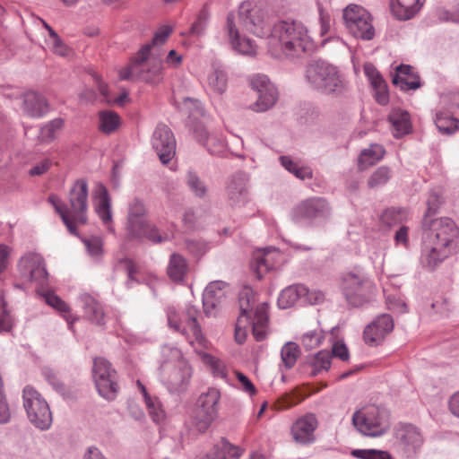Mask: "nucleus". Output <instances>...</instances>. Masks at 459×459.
I'll use <instances>...</instances> for the list:
<instances>
[{
	"label": "nucleus",
	"instance_id": "1",
	"mask_svg": "<svg viewBox=\"0 0 459 459\" xmlns=\"http://www.w3.org/2000/svg\"><path fill=\"white\" fill-rule=\"evenodd\" d=\"M421 229V264L429 270L459 251V229L452 219L423 217Z\"/></svg>",
	"mask_w": 459,
	"mask_h": 459
},
{
	"label": "nucleus",
	"instance_id": "2",
	"mask_svg": "<svg viewBox=\"0 0 459 459\" xmlns=\"http://www.w3.org/2000/svg\"><path fill=\"white\" fill-rule=\"evenodd\" d=\"M268 38L271 48H279L288 58H299L314 47L307 27L295 20L274 24Z\"/></svg>",
	"mask_w": 459,
	"mask_h": 459
},
{
	"label": "nucleus",
	"instance_id": "3",
	"mask_svg": "<svg viewBox=\"0 0 459 459\" xmlns=\"http://www.w3.org/2000/svg\"><path fill=\"white\" fill-rule=\"evenodd\" d=\"M306 79L314 89L327 94H340L346 88L339 69L324 60H314L307 64Z\"/></svg>",
	"mask_w": 459,
	"mask_h": 459
},
{
	"label": "nucleus",
	"instance_id": "4",
	"mask_svg": "<svg viewBox=\"0 0 459 459\" xmlns=\"http://www.w3.org/2000/svg\"><path fill=\"white\" fill-rule=\"evenodd\" d=\"M146 207L143 201L134 199L129 205L127 218V234L132 238H148L154 243L168 239L161 236L157 228L146 220Z\"/></svg>",
	"mask_w": 459,
	"mask_h": 459
},
{
	"label": "nucleus",
	"instance_id": "5",
	"mask_svg": "<svg viewBox=\"0 0 459 459\" xmlns=\"http://www.w3.org/2000/svg\"><path fill=\"white\" fill-rule=\"evenodd\" d=\"M352 423L361 434L368 437H380L390 427L387 411L376 405L355 411Z\"/></svg>",
	"mask_w": 459,
	"mask_h": 459
},
{
	"label": "nucleus",
	"instance_id": "6",
	"mask_svg": "<svg viewBox=\"0 0 459 459\" xmlns=\"http://www.w3.org/2000/svg\"><path fill=\"white\" fill-rule=\"evenodd\" d=\"M23 407L28 419L38 429H48L52 423V413L46 400L30 385L22 391Z\"/></svg>",
	"mask_w": 459,
	"mask_h": 459
},
{
	"label": "nucleus",
	"instance_id": "7",
	"mask_svg": "<svg viewBox=\"0 0 459 459\" xmlns=\"http://www.w3.org/2000/svg\"><path fill=\"white\" fill-rule=\"evenodd\" d=\"M136 79L148 83H159L162 78V62L160 53L151 52V46L144 45L133 59Z\"/></svg>",
	"mask_w": 459,
	"mask_h": 459
},
{
	"label": "nucleus",
	"instance_id": "8",
	"mask_svg": "<svg viewBox=\"0 0 459 459\" xmlns=\"http://www.w3.org/2000/svg\"><path fill=\"white\" fill-rule=\"evenodd\" d=\"M192 369L184 359L165 361L160 368V377L171 394L185 392L190 383Z\"/></svg>",
	"mask_w": 459,
	"mask_h": 459
},
{
	"label": "nucleus",
	"instance_id": "9",
	"mask_svg": "<svg viewBox=\"0 0 459 459\" xmlns=\"http://www.w3.org/2000/svg\"><path fill=\"white\" fill-rule=\"evenodd\" d=\"M374 289L372 281L362 274L349 273L343 277V294L347 302L354 307L368 303L373 297Z\"/></svg>",
	"mask_w": 459,
	"mask_h": 459
},
{
	"label": "nucleus",
	"instance_id": "10",
	"mask_svg": "<svg viewBox=\"0 0 459 459\" xmlns=\"http://www.w3.org/2000/svg\"><path fill=\"white\" fill-rule=\"evenodd\" d=\"M221 394L215 388H210L202 394L193 415V425L200 432L204 433L218 417Z\"/></svg>",
	"mask_w": 459,
	"mask_h": 459
},
{
	"label": "nucleus",
	"instance_id": "11",
	"mask_svg": "<svg viewBox=\"0 0 459 459\" xmlns=\"http://www.w3.org/2000/svg\"><path fill=\"white\" fill-rule=\"evenodd\" d=\"M242 27L257 37H269L272 29L266 12L252 2H243L238 9Z\"/></svg>",
	"mask_w": 459,
	"mask_h": 459
},
{
	"label": "nucleus",
	"instance_id": "12",
	"mask_svg": "<svg viewBox=\"0 0 459 459\" xmlns=\"http://www.w3.org/2000/svg\"><path fill=\"white\" fill-rule=\"evenodd\" d=\"M343 20L351 34L357 39H372L375 30L369 13L357 4H350L343 10Z\"/></svg>",
	"mask_w": 459,
	"mask_h": 459
},
{
	"label": "nucleus",
	"instance_id": "13",
	"mask_svg": "<svg viewBox=\"0 0 459 459\" xmlns=\"http://www.w3.org/2000/svg\"><path fill=\"white\" fill-rule=\"evenodd\" d=\"M93 379L96 388L102 397L114 400L118 390L117 371L104 358H96L93 361Z\"/></svg>",
	"mask_w": 459,
	"mask_h": 459
},
{
	"label": "nucleus",
	"instance_id": "14",
	"mask_svg": "<svg viewBox=\"0 0 459 459\" xmlns=\"http://www.w3.org/2000/svg\"><path fill=\"white\" fill-rule=\"evenodd\" d=\"M68 213L73 218L85 224L88 211V184L84 179L76 180L68 194Z\"/></svg>",
	"mask_w": 459,
	"mask_h": 459
},
{
	"label": "nucleus",
	"instance_id": "15",
	"mask_svg": "<svg viewBox=\"0 0 459 459\" xmlns=\"http://www.w3.org/2000/svg\"><path fill=\"white\" fill-rule=\"evenodd\" d=\"M329 205L321 197H312L299 203L291 211V219L296 223L325 218L329 215Z\"/></svg>",
	"mask_w": 459,
	"mask_h": 459
},
{
	"label": "nucleus",
	"instance_id": "16",
	"mask_svg": "<svg viewBox=\"0 0 459 459\" xmlns=\"http://www.w3.org/2000/svg\"><path fill=\"white\" fill-rule=\"evenodd\" d=\"M152 144L163 164L169 163L176 154V140L170 128L159 124L152 134Z\"/></svg>",
	"mask_w": 459,
	"mask_h": 459
},
{
	"label": "nucleus",
	"instance_id": "17",
	"mask_svg": "<svg viewBox=\"0 0 459 459\" xmlns=\"http://www.w3.org/2000/svg\"><path fill=\"white\" fill-rule=\"evenodd\" d=\"M250 84L258 94L257 100L252 106L254 110L258 112L265 111L275 104L278 99V92L266 75H255L251 79Z\"/></svg>",
	"mask_w": 459,
	"mask_h": 459
},
{
	"label": "nucleus",
	"instance_id": "18",
	"mask_svg": "<svg viewBox=\"0 0 459 459\" xmlns=\"http://www.w3.org/2000/svg\"><path fill=\"white\" fill-rule=\"evenodd\" d=\"M394 329L391 316L383 314L368 324L363 332L364 342L370 346L379 345Z\"/></svg>",
	"mask_w": 459,
	"mask_h": 459
},
{
	"label": "nucleus",
	"instance_id": "19",
	"mask_svg": "<svg viewBox=\"0 0 459 459\" xmlns=\"http://www.w3.org/2000/svg\"><path fill=\"white\" fill-rule=\"evenodd\" d=\"M19 268L21 273L30 281L44 284L48 280V273L44 260L39 254H26L20 259Z\"/></svg>",
	"mask_w": 459,
	"mask_h": 459
},
{
	"label": "nucleus",
	"instance_id": "20",
	"mask_svg": "<svg viewBox=\"0 0 459 459\" xmlns=\"http://www.w3.org/2000/svg\"><path fill=\"white\" fill-rule=\"evenodd\" d=\"M248 180L244 172H237L228 179L225 191L231 206H240L247 201Z\"/></svg>",
	"mask_w": 459,
	"mask_h": 459
},
{
	"label": "nucleus",
	"instance_id": "21",
	"mask_svg": "<svg viewBox=\"0 0 459 459\" xmlns=\"http://www.w3.org/2000/svg\"><path fill=\"white\" fill-rule=\"evenodd\" d=\"M395 438L398 446L408 455L415 454L423 444L420 432L411 424L400 425L395 430Z\"/></svg>",
	"mask_w": 459,
	"mask_h": 459
},
{
	"label": "nucleus",
	"instance_id": "22",
	"mask_svg": "<svg viewBox=\"0 0 459 459\" xmlns=\"http://www.w3.org/2000/svg\"><path fill=\"white\" fill-rule=\"evenodd\" d=\"M227 283L222 281H212L203 294V305L207 316L214 314L217 307L226 298Z\"/></svg>",
	"mask_w": 459,
	"mask_h": 459
},
{
	"label": "nucleus",
	"instance_id": "23",
	"mask_svg": "<svg viewBox=\"0 0 459 459\" xmlns=\"http://www.w3.org/2000/svg\"><path fill=\"white\" fill-rule=\"evenodd\" d=\"M226 30L232 48L243 55H254L255 47L250 39L242 37L236 27L235 15L229 13L226 22Z\"/></svg>",
	"mask_w": 459,
	"mask_h": 459
},
{
	"label": "nucleus",
	"instance_id": "24",
	"mask_svg": "<svg viewBox=\"0 0 459 459\" xmlns=\"http://www.w3.org/2000/svg\"><path fill=\"white\" fill-rule=\"evenodd\" d=\"M317 420L313 414H307L299 419L291 429L294 440L297 443L307 445L314 442V431L316 429Z\"/></svg>",
	"mask_w": 459,
	"mask_h": 459
},
{
	"label": "nucleus",
	"instance_id": "25",
	"mask_svg": "<svg viewBox=\"0 0 459 459\" xmlns=\"http://www.w3.org/2000/svg\"><path fill=\"white\" fill-rule=\"evenodd\" d=\"M392 81L403 91L416 90L420 87V76L413 71V67L408 65L397 66Z\"/></svg>",
	"mask_w": 459,
	"mask_h": 459
},
{
	"label": "nucleus",
	"instance_id": "26",
	"mask_svg": "<svg viewBox=\"0 0 459 459\" xmlns=\"http://www.w3.org/2000/svg\"><path fill=\"white\" fill-rule=\"evenodd\" d=\"M424 0H391L390 9L397 20L407 21L420 12Z\"/></svg>",
	"mask_w": 459,
	"mask_h": 459
},
{
	"label": "nucleus",
	"instance_id": "27",
	"mask_svg": "<svg viewBox=\"0 0 459 459\" xmlns=\"http://www.w3.org/2000/svg\"><path fill=\"white\" fill-rule=\"evenodd\" d=\"M23 111L30 117H40L48 112V104L42 95L28 91L23 95Z\"/></svg>",
	"mask_w": 459,
	"mask_h": 459
},
{
	"label": "nucleus",
	"instance_id": "28",
	"mask_svg": "<svg viewBox=\"0 0 459 459\" xmlns=\"http://www.w3.org/2000/svg\"><path fill=\"white\" fill-rule=\"evenodd\" d=\"M268 305L264 302L255 307L252 318L253 335L257 342L265 339L268 333Z\"/></svg>",
	"mask_w": 459,
	"mask_h": 459
},
{
	"label": "nucleus",
	"instance_id": "29",
	"mask_svg": "<svg viewBox=\"0 0 459 459\" xmlns=\"http://www.w3.org/2000/svg\"><path fill=\"white\" fill-rule=\"evenodd\" d=\"M198 309L193 305H187L184 313L186 330L189 333L188 340L190 343L197 342L202 344L204 337L202 333L201 327L196 320Z\"/></svg>",
	"mask_w": 459,
	"mask_h": 459
},
{
	"label": "nucleus",
	"instance_id": "30",
	"mask_svg": "<svg viewBox=\"0 0 459 459\" xmlns=\"http://www.w3.org/2000/svg\"><path fill=\"white\" fill-rule=\"evenodd\" d=\"M96 198L98 203L95 210L104 224L111 230L110 223L112 221L111 200L107 188L103 185H99L96 191Z\"/></svg>",
	"mask_w": 459,
	"mask_h": 459
},
{
	"label": "nucleus",
	"instance_id": "31",
	"mask_svg": "<svg viewBox=\"0 0 459 459\" xmlns=\"http://www.w3.org/2000/svg\"><path fill=\"white\" fill-rule=\"evenodd\" d=\"M388 121L393 128V134L396 138L408 134L411 130L410 115L402 109H394L388 115Z\"/></svg>",
	"mask_w": 459,
	"mask_h": 459
},
{
	"label": "nucleus",
	"instance_id": "32",
	"mask_svg": "<svg viewBox=\"0 0 459 459\" xmlns=\"http://www.w3.org/2000/svg\"><path fill=\"white\" fill-rule=\"evenodd\" d=\"M81 301L85 316L96 325H104V311L102 306L89 294L82 295Z\"/></svg>",
	"mask_w": 459,
	"mask_h": 459
},
{
	"label": "nucleus",
	"instance_id": "33",
	"mask_svg": "<svg viewBox=\"0 0 459 459\" xmlns=\"http://www.w3.org/2000/svg\"><path fill=\"white\" fill-rule=\"evenodd\" d=\"M308 294V290L302 284H295L285 288L280 294L278 305L281 308L293 306L299 298Z\"/></svg>",
	"mask_w": 459,
	"mask_h": 459
},
{
	"label": "nucleus",
	"instance_id": "34",
	"mask_svg": "<svg viewBox=\"0 0 459 459\" xmlns=\"http://www.w3.org/2000/svg\"><path fill=\"white\" fill-rule=\"evenodd\" d=\"M188 270L186 260L179 254H172L170 255L167 273L170 280L174 282H181L184 281Z\"/></svg>",
	"mask_w": 459,
	"mask_h": 459
},
{
	"label": "nucleus",
	"instance_id": "35",
	"mask_svg": "<svg viewBox=\"0 0 459 459\" xmlns=\"http://www.w3.org/2000/svg\"><path fill=\"white\" fill-rule=\"evenodd\" d=\"M275 251L276 249L268 247L257 250L254 253L253 259L255 264L253 266L255 267L258 278H262L264 273L273 269V264L271 256L273 252Z\"/></svg>",
	"mask_w": 459,
	"mask_h": 459
},
{
	"label": "nucleus",
	"instance_id": "36",
	"mask_svg": "<svg viewBox=\"0 0 459 459\" xmlns=\"http://www.w3.org/2000/svg\"><path fill=\"white\" fill-rule=\"evenodd\" d=\"M385 155V149L379 144H371L369 148L361 151L359 157V167L360 169H366L369 166L376 164Z\"/></svg>",
	"mask_w": 459,
	"mask_h": 459
},
{
	"label": "nucleus",
	"instance_id": "37",
	"mask_svg": "<svg viewBox=\"0 0 459 459\" xmlns=\"http://www.w3.org/2000/svg\"><path fill=\"white\" fill-rule=\"evenodd\" d=\"M407 220L408 211L404 208H388L380 217L381 223L389 228L403 225Z\"/></svg>",
	"mask_w": 459,
	"mask_h": 459
},
{
	"label": "nucleus",
	"instance_id": "38",
	"mask_svg": "<svg viewBox=\"0 0 459 459\" xmlns=\"http://www.w3.org/2000/svg\"><path fill=\"white\" fill-rule=\"evenodd\" d=\"M435 124L443 134H452L458 130L459 120L448 111H438L436 114Z\"/></svg>",
	"mask_w": 459,
	"mask_h": 459
},
{
	"label": "nucleus",
	"instance_id": "39",
	"mask_svg": "<svg viewBox=\"0 0 459 459\" xmlns=\"http://www.w3.org/2000/svg\"><path fill=\"white\" fill-rule=\"evenodd\" d=\"M100 130L107 134L114 133L120 126L119 116L111 110H103L99 113Z\"/></svg>",
	"mask_w": 459,
	"mask_h": 459
},
{
	"label": "nucleus",
	"instance_id": "40",
	"mask_svg": "<svg viewBox=\"0 0 459 459\" xmlns=\"http://www.w3.org/2000/svg\"><path fill=\"white\" fill-rule=\"evenodd\" d=\"M240 315L243 319L249 321L251 319L249 313L252 312L254 305L255 303V297L251 288H244L238 298Z\"/></svg>",
	"mask_w": 459,
	"mask_h": 459
},
{
	"label": "nucleus",
	"instance_id": "41",
	"mask_svg": "<svg viewBox=\"0 0 459 459\" xmlns=\"http://www.w3.org/2000/svg\"><path fill=\"white\" fill-rule=\"evenodd\" d=\"M186 183L195 196L198 198H204L207 195L208 187L196 172L192 170L187 171L186 175Z\"/></svg>",
	"mask_w": 459,
	"mask_h": 459
},
{
	"label": "nucleus",
	"instance_id": "42",
	"mask_svg": "<svg viewBox=\"0 0 459 459\" xmlns=\"http://www.w3.org/2000/svg\"><path fill=\"white\" fill-rule=\"evenodd\" d=\"M207 82L211 91L221 95L227 89L228 77L225 71L216 68L208 75Z\"/></svg>",
	"mask_w": 459,
	"mask_h": 459
},
{
	"label": "nucleus",
	"instance_id": "43",
	"mask_svg": "<svg viewBox=\"0 0 459 459\" xmlns=\"http://www.w3.org/2000/svg\"><path fill=\"white\" fill-rule=\"evenodd\" d=\"M64 126V120L62 118H55L41 127L39 134V139L43 143L52 142L58 132L62 130Z\"/></svg>",
	"mask_w": 459,
	"mask_h": 459
},
{
	"label": "nucleus",
	"instance_id": "44",
	"mask_svg": "<svg viewBox=\"0 0 459 459\" xmlns=\"http://www.w3.org/2000/svg\"><path fill=\"white\" fill-rule=\"evenodd\" d=\"M300 353L299 347L295 342H290L283 345L281 357L285 368H291Z\"/></svg>",
	"mask_w": 459,
	"mask_h": 459
},
{
	"label": "nucleus",
	"instance_id": "45",
	"mask_svg": "<svg viewBox=\"0 0 459 459\" xmlns=\"http://www.w3.org/2000/svg\"><path fill=\"white\" fill-rule=\"evenodd\" d=\"M331 359L332 355L327 351H320L315 354L310 361L312 374L317 375L322 371H327L331 366Z\"/></svg>",
	"mask_w": 459,
	"mask_h": 459
},
{
	"label": "nucleus",
	"instance_id": "46",
	"mask_svg": "<svg viewBox=\"0 0 459 459\" xmlns=\"http://www.w3.org/2000/svg\"><path fill=\"white\" fill-rule=\"evenodd\" d=\"M391 177L392 173L388 167H379L368 178V186L372 189L378 188L387 184Z\"/></svg>",
	"mask_w": 459,
	"mask_h": 459
},
{
	"label": "nucleus",
	"instance_id": "47",
	"mask_svg": "<svg viewBox=\"0 0 459 459\" xmlns=\"http://www.w3.org/2000/svg\"><path fill=\"white\" fill-rule=\"evenodd\" d=\"M280 161L288 171L294 174L298 178L305 179L312 178V171L308 168L299 167L290 157L281 156L280 157Z\"/></svg>",
	"mask_w": 459,
	"mask_h": 459
},
{
	"label": "nucleus",
	"instance_id": "48",
	"mask_svg": "<svg viewBox=\"0 0 459 459\" xmlns=\"http://www.w3.org/2000/svg\"><path fill=\"white\" fill-rule=\"evenodd\" d=\"M209 18L210 13L208 6L204 4L197 15L196 21L190 28V34L196 37L202 36L204 33Z\"/></svg>",
	"mask_w": 459,
	"mask_h": 459
},
{
	"label": "nucleus",
	"instance_id": "49",
	"mask_svg": "<svg viewBox=\"0 0 459 459\" xmlns=\"http://www.w3.org/2000/svg\"><path fill=\"white\" fill-rule=\"evenodd\" d=\"M235 449L227 439L221 438V440L213 446L209 453L204 455L201 459H224L223 452Z\"/></svg>",
	"mask_w": 459,
	"mask_h": 459
},
{
	"label": "nucleus",
	"instance_id": "50",
	"mask_svg": "<svg viewBox=\"0 0 459 459\" xmlns=\"http://www.w3.org/2000/svg\"><path fill=\"white\" fill-rule=\"evenodd\" d=\"M144 402L152 420L156 423L160 422L164 419V411L160 401L156 397H148Z\"/></svg>",
	"mask_w": 459,
	"mask_h": 459
},
{
	"label": "nucleus",
	"instance_id": "51",
	"mask_svg": "<svg viewBox=\"0 0 459 459\" xmlns=\"http://www.w3.org/2000/svg\"><path fill=\"white\" fill-rule=\"evenodd\" d=\"M364 71L375 90L382 91L385 87L384 79L372 64H366Z\"/></svg>",
	"mask_w": 459,
	"mask_h": 459
},
{
	"label": "nucleus",
	"instance_id": "52",
	"mask_svg": "<svg viewBox=\"0 0 459 459\" xmlns=\"http://www.w3.org/2000/svg\"><path fill=\"white\" fill-rule=\"evenodd\" d=\"M352 455L361 459H392L391 455L381 450H354Z\"/></svg>",
	"mask_w": 459,
	"mask_h": 459
},
{
	"label": "nucleus",
	"instance_id": "53",
	"mask_svg": "<svg viewBox=\"0 0 459 459\" xmlns=\"http://www.w3.org/2000/svg\"><path fill=\"white\" fill-rule=\"evenodd\" d=\"M442 203L441 197L437 192H430L427 200V211L423 217L436 218L439 206Z\"/></svg>",
	"mask_w": 459,
	"mask_h": 459
},
{
	"label": "nucleus",
	"instance_id": "54",
	"mask_svg": "<svg viewBox=\"0 0 459 459\" xmlns=\"http://www.w3.org/2000/svg\"><path fill=\"white\" fill-rule=\"evenodd\" d=\"M172 29L169 26H162L160 27L158 31L154 34L152 38V44H149L151 46V52L160 53L158 50L155 49V47L158 45H162L166 42L169 36L171 34Z\"/></svg>",
	"mask_w": 459,
	"mask_h": 459
},
{
	"label": "nucleus",
	"instance_id": "55",
	"mask_svg": "<svg viewBox=\"0 0 459 459\" xmlns=\"http://www.w3.org/2000/svg\"><path fill=\"white\" fill-rule=\"evenodd\" d=\"M207 151L215 156H221L226 152V146L222 140L219 139L215 135H212L209 141L204 145Z\"/></svg>",
	"mask_w": 459,
	"mask_h": 459
},
{
	"label": "nucleus",
	"instance_id": "56",
	"mask_svg": "<svg viewBox=\"0 0 459 459\" xmlns=\"http://www.w3.org/2000/svg\"><path fill=\"white\" fill-rule=\"evenodd\" d=\"M322 339H323V335L321 333L316 332V331H311V332L306 333L302 336L301 342H302V345L307 350H312L320 345Z\"/></svg>",
	"mask_w": 459,
	"mask_h": 459
},
{
	"label": "nucleus",
	"instance_id": "57",
	"mask_svg": "<svg viewBox=\"0 0 459 459\" xmlns=\"http://www.w3.org/2000/svg\"><path fill=\"white\" fill-rule=\"evenodd\" d=\"M168 323L170 328H173L175 331L181 332L184 335H186L188 338L189 333L187 332L186 327L181 329V319L178 315L177 310L174 307H169L167 310Z\"/></svg>",
	"mask_w": 459,
	"mask_h": 459
},
{
	"label": "nucleus",
	"instance_id": "58",
	"mask_svg": "<svg viewBox=\"0 0 459 459\" xmlns=\"http://www.w3.org/2000/svg\"><path fill=\"white\" fill-rule=\"evenodd\" d=\"M44 299L46 303L55 309L64 313L69 312L68 305L53 292H47Z\"/></svg>",
	"mask_w": 459,
	"mask_h": 459
},
{
	"label": "nucleus",
	"instance_id": "59",
	"mask_svg": "<svg viewBox=\"0 0 459 459\" xmlns=\"http://www.w3.org/2000/svg\"><path fill=\"white\" fill-rule=\"evenodd\" d=\"M42 374L46 380L56 390L63 391L64 385L59 381L56 373L50 368H44Z\"/></svg>",
	"mask_w": 459,
	"mask_h": 459
},
{
	"label": "nucleus",
	"instance_id": "60",
	"mask_svg": "<svg viewBox=\"0 0 459 459\" xmlns=\"http://www.w3.org/2000/svg\"><path fill=\"white\" fill-rule=\"evenodd\" d=\"M386 305L388 309L392 311L399 313H404L407 311V305L405 302L392 295L386 297Z\"/></svg>",
	"mask_w": 459,
	"mask_h": 459
},
{
	"label": "nucleus",
	"instance_id": "61",
	"mask_svg": "<svg viewBox=\"0 0 459 459\" xmlns=\"http://www.w3.org/2000/svg\"><path fill=\"white\" fill-rule=\"evenodd\" d=\"M437 15L440 21L459 23V4L454 12L446 9H439Z\"/></svg>",
	"mask_w": 459,
	"mask_h": 459
},
{
	"label": "nucleus",
	"instance_id": "62",
	"mask_svg": "<svg viewBox=\"0 0 459 459\" xmlns=\"http://www.w3.org/2000/svg\"><path fill=\"white\" fill-rule=\"evenodd\" d=\"M208 362L211 365V368L212 369V372L215 377H221V378H226L227 377V370L225 368V365L219 359H216L213 357H209Z\"/></svg>",
	"mask_w": 459,
	"mask_h": 459
},
{
	"label": "nucleus",
	"instance_id": "63",
	"mask_svg": "<svg viewBox=\"0 0 459 459\" xmlns=\"http://www.w3.org/2000/svg\"><path fill=\"white\" fill-rule=\"evenodd\" d=\"M83 243L91 255H99L102 251L101 240L98 238L84 239Z\"/></svg>",
	"mask_w": 459,
	"mask_h": 459
},
{
	"label": "nucleus",
	"instance_id": "64",
	"mask_svg": "<svg viewBox=\"0 0 459 459\" xmlns=\"http://www.w3.org/2000/svg\"><path fill=\"white\" fill-rule=\"evenodd\" d=\"M331 355L339 358L342 361H346L349 359V351L347 346L343 342H335L333 345Z\"/></svg>",
	"mask_w": 459,
	"mask_h": 459
}]
</instances>
